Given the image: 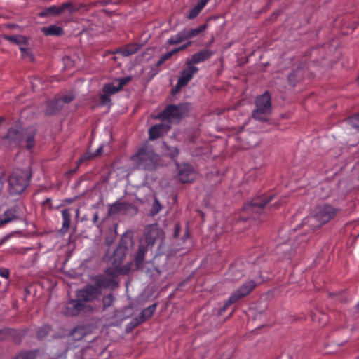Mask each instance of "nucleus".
I'll list each match as a JSON object with an SVG mask.
<instances>
[{"instance_id": "obj_1", "label": "nucleus", "mask_w": 359, "mask_h": 359, "mask_svg": "<svg viewBox=\"0 0 359 359\" xmlns=\"http://www.w3.org/2000/svg\"><path fill=\"white\" fill-rule=\"evenodd\" d=\"M100 296V291L97 288L93 285H87L77 292L76 299H72L67 302L63 313L67 316H75L86 309L92 311L93 308L87 306V303L97 299Z\"/></svg>"}, {"instance_id": "obj_2", "label": "nucleus", "mask_w": 359, "mask_h": 359, "mask_svg": "<svg viewBox=\"0 0 359 359\" xmlns=\"http://www.w3.org/2000/svg\"><path fill=\"white\" fill-rule=\"evenodd\" d=\"M32 173L30 168L15 169L8 178V191L11 196H20L29 187Z\"/></svg>"}, {"instance_id": "obj_3", "label": "nucleus", "mask_w": 359, "mask_h": 359, "mask_svg": "<svg viewBox=\"0 0 359 359\" xmlns=\"http://www.w3.org/2000/svg\"><path fill=\"white\" fill-rule=\"evenodd\" d=\"M161 231L156 225L147 226L144 236L140 239V244L135 255V262L137 268H140L144 261L146 253L151 249L156 240L160 236Z\"/></svg>"}, {"instance_id": "obj_4", "label": "nucleus", "mask_w": 359, "mask_h": 359, "mask_svg": "<svg viewBox=\"0 0 359 359\" xmlns=\"http://www.w3.org/2000/svg\"><path fill=\"white\" fill-rule=\"evenodd\" d=\"M133 164L138 169L145 171L156 170L159 157L152 148L144 146L138 149L137 152L130 158Z\"/></svg>"}, {"instance_id": "obj_5", "label": "nucleus", "mask_w": 359, "mask_h": 359, "mask_svg": "<svg viewBox=\"0 0 359 359\" xmlns=\"http://www.w3.org/2000/svg\"><path fill=\"white\" fill-rule=\"evenodd\" d=\"M341 211L340 208L323 203L316 208L314 215L307 219V223L313 231L316 230L332 220Z\"/></svg>"}, {"instance_id": "obj_6", "label": "nucleus", "mask_w": 359, "mask_h": 359, "mask_svg": "<svg viewBox=\"0 0 359 359\" xmlns=\"http://www.w3.org/2000/svg\"><path fill=\"white\" fill-rule=\"evenodd\" d=\"M201 62H202V50L193 55L191 58L186 62V67L182 70L177 84L171 90L172 95L178 93L182 88L186 86L192 79L194 75L198 71V68L196 67L195 65Z\"/></svg>"}, {"instance_id": "obj_7", "label": "nucleus", "mask_w": 359, "mask_h": 359, "mask_svg": "<svg viewBox=\"0 0 359 359\" xmlns=\"http://www.w3.org/2000/svg\"><path fill=\"white\" fill-rule=\"evenodd\" d=\"M133 239L129 235L123 234L119 241L116 249L113 255L108 262L113 265L115 269H118L122 264L126 255L133 246Z\"/></svg>"}, {"instance_id": "obj_8", "label": "nucleus", "mask_w": 359, "mask_h": 359, "mask_svg": "<svg viewBox=\"0 0 359 359\" xmlns=\"http://www.w3.org/2000/svg\"><path fill=\"white\" fill-rule=\"evenodd\" d=\"M189 109L190 106L187 103H181L177 105L169 104L158 114V118L163 121L167 120L170 122L179 123Z\"/></svg>"}, {"instance_id": "obj_9", "label": "nucleus", "mask_w": 359, "mask_h": 359, "mask_svg": "<svg viewBox=\"0 0 359 359\" xmlns=\"http://www.w3.org/2000/svg\"><path fill=\"white\" fill-rule=\"evenodd\" d=\"M256 285L257 284L254 280H249L243 283L239 288L235 290L229 299L224 302V306L219 309V314L222 315L230 305L247 297L255 288Z\"/></svg>"}, {"instance_id": "obj_10", "label": "nucleus", "mask_w": 359, "mask_h": 359, "mask_svg": "<svg viewBox=\"0 0 359 359\" xmlns=\"http://www.w3.org/2000/svg\"><path fill=\"white\" fill-rule=\"evenodd\" d=\"M273 198L274 195H271L269 196H262L255 198L250 201L244 204L243 208V211L248 214H261L265 205L271 202Z\"/></svg>"}, {"instance_id": "obj_11", "label": "nucleus", "mask_w": 359, "mask_h": 359, "mask_svg": "<svg viewBox=\"0 0 359 359\" xmlns=\"http://www.w3.org/2000/svg\"><path fill=\"white\" fill-rule=\"evenodd\" d=\"M25 207L22 204H15L7 209L0 216V227L13 221L20 219L24 216Z\"/></svg>"}, {"instance_id": "obj_12", "label": "nucleus", "mask_w": 359, "mask_h": 359, "mask_svg": "<svg viewBox=\"0 0 359 359\" xmlns=\"http://www.w3.org/2000/svg\"><path fill=\"white\" fill-rule=\"evenodd\" d=\"M24 140V133L17 127H12L8 129L6 135L3 137V143L10 147H18L20 146Z\"/></svg>"}, {"instance_id": "obj_13", "label": "nucleus", "mask_w": 359, "mask_h": 359, "mask_svg": "<svg viewBox=\"0 0 359 359\" xmlns=\"http://www.w3.org/2000/svg\"><path fill=\"white\" fill-rule=\"evenodd\" d=\"M307 69V65L305 62L300 63L288 74L287 81L289 84L292 87L296 86L298 83L304 79L305 72Z\"/></svg>"}, {"instance_id": "obj_14", "label": "nucleus", "mask_w": 359, "mask_h": 359, "mask_svg": "<svg viewBox=\"0 0 359 359\" xmlns=\"http://www.w3.org/2000/svg\"><path fill=\"white\" fill-rule=\"evenodd\" d=\"M132 212L136 214L137 212V208L130 203L116 201L110 205V214H128Z\"/></svg>"}, {"instance_id": "obj_15", "label": "nucleus", "mask_w": 359, "mask_h": 359, "mask_svg": "<svg viewBox=\"0 0 359 359\" xmlns=\"http://www.w3.org/2000/svg\"><path fill=\"white\" fill-rule=\"evenodd\" d=\"M157 307V304L154 303L149 306L143 309L139 316L136 318H135L133 321L134 323V325H138L144 322H145L147 320L149 319L155 312Z\"/></svg>"}, {"instance_id": "obj_16", "label": "nucleus", "mask_w": 359, "mask_h": 359, "mask_svg": "<svg viewBox=\"0 0 359 359\" xmlns=\"http://www.w3.org/2000/svg\"><path fill=\"white\" fill-rule=\"evenodd\" d=\"M170 126L167 124H156L150 128L149 130V140H154L160 137L165 132H167Z\"/></svg>"}, {"instance_id": "obj_17", "label": "nucleus", "mask_w": 359, "mask_h": 359, "mask_svg": "<svg viewBox=\"0 0 359 359\" xmlns=\"http://www.w3.org/2000/svg\"><path fill=\"white\" fill-rule=\"evenodd\" d=\"M271 110L264 107H257L253 110L252 117L262 122H266L269 120L267 117L271 114Z\"/></svg>"}, {"instance_id": "obj_18", "label": "nucleus", "mask_w": 359, "mask_h": 359, "mask_svg": "<svg viewBox=\"0 0 359 359\" xmlns=\"http://www.w3.org/2000/svg\"><path fill=\"white\" fill-rule=\"evenodd\" d=\"M140 49V46L137 43H130L123 48H120L115 51V53L120 54L123 57H128L136 53Z\"/></svg>"}, {"instance_id": "obj_19", "label": "nucleus", "mask_w": 359, "mask_h": 359, "mask_svg": "<svg viewBox=\"0 0 359 359\" xmlns=\"http://www.w3.org/2000/svg\"><path fill=\"white\" fill-rule=\"evenodd\" d=\"M257 107H264L271 110V99L268 91L259 96L255 101Z\"/></svg>"}, {"instance_id": "obj_20", "label": "nucleus", "mask_w": 359, "mask_h": 359, "mask_svg": "<svg viewBox=\"0 0 359 359\" xmlns=\"http://www.w3.org/2000/svg\"><path fill=\"white\" fill-rule=\"evenodd\" d=\"M63 107L62 101L55 98V100L49 102L45 111L46 115L51 116L55 114Z\"/></svg>"}, {"instance_id": "obj_21", "label": "nucleus", "mask_w": 359, "mask_h": 359, "mask_svg": "<svg viewBox=\"0 0 359 359\" xmlns=\"http://www.w3.org/2000/svg\"><path fill=\"white\" fill-rule=\"evenodd\" d=\"M115 285H116V283L114 279L107 278L104 276H100L96 278L95 286L94 287L97 288L101 292L100 288L114 287Z\"/></svg>"}, {"instance_id": "obj_22", "label": "nucleus", "mask_w": 359, "mask_h": 359, "mask_svg": "<svg viewBox=\"0 0 359 359\" xmlns=\"http://www.w3.org/2000/svg\"><path fill=\"white\" fill-rule=\"evenodd\" d=\"M206 180L209 182L210 187L216 186L220 183L221 177L216 168H212L210 172L206 173Z\"/></svg>"}, {"instance_id": "obj_23", "label": "nucleus", "mask_w": 359, "mask_h": 359, "mask_svg": "<svg viewBox=\"0 0 359 359\" xmlns=\"http://www.w3.org/2000/svg\"><path fill=\"white\" fill-rule=\"evenodd\" d=\"M41 31L46 36H59L63 34V29L61 27L57 25H50L48 27H43Z\"/></svg>"}, {"instance_id": "obj_24", "label": "nucleus", "mask_w": 359, "mask_h": 359, "mask_svg": "<svg viewBox=\"0 0 359 359\" xmlns=\"http://www.w3.org/2000/svg\"><path fill=\"white\" fill-rule=\"evenodd\" d=\"M311 317L313 321L318 322L321 326L325 325L328 321L327 315L319 309H317L315 312H312Z\"/></svg>"}, {"instance_id": "obj_25", "label": "nucleus", "mask_w": 359, "mask_h": 359, "mask_svg": "<svg viewBox=\"0 0 359 359\" xmlns=\"http://www.w3.org/2000/svg\"><path fill=\"white\" fill-rule=\"evenodd\" d=\"M60 6H50L48 8H46L43 11L40 12L39 15L41 18L48 17L50 15H59L62 13Z\"/></svg>"}, {"instance_id": "obj_26", "label": "nucleus", "mask_w": 359, "mask_h": 359, "mask_svg": "<svg viewBox=\"0 0 359 359\" xmlns=\"http://www.w3.org/2000/svg\"><path fill=\"white\" fill-rule=\"evenodd\" d=\"M62 13L65 11H67L70 14H72L78 11H79L81 8L83 7V4L77 5L74 2H65L60 5Z\"/></svg>"}, {"instance_id": "obj_27", "label": "nucleus", "mask_w": 359, "mask_h": 359, "mask_svg": "<svg viewBox=\"0 0 359 359\" xmlns=\"http://www.w3.org/2000/svg\"><path fill=\"white\" fill-rule=\"evenodd\" d=\"M62 227L65 232H67L70 227L72 214L70 209L66 208L62 210Z\"/></svg>"}, {"instance_id": "obj_28", "label": "nucleus", "mask_w": 359, "mask_h": 359, "mask_svg": "<svg viewBox=\"0 0 359 359\" xmlns=\"http://www.w3.org/2000/svg\"><path fill=\"white\" fill-rule=\"evenodd\" d=\"M4 39L6 41H8L11 43L17 45H22L27 43V39L24 36L22 35H5L4 36Z\"/></svg>"}, {"instance_id": "obj_29", "label": "nucleus", "mask_w": 359, "mask_h": 359, "mask_svg": "<svg viewBox=\"0 0 359 359\" xmlns=\"http://www.w3.org/2000/svg\"><path fill=\"white\" fill-rule=\"evenodd\" d=\"M116 81L113 83H106L102 87V91L104 93L108 94L109 95H112L121 90L118 85H115Z\"/></svg>"}, {"instance_id": "obj_30", "label": "nucleus", "mask_w": 359, "mask_h": 359, "mask_svg": "<svg viewBox=\"0 0 359 359\" xmlns=\"http://www.w3.org/2000/svg\"><path fill=\"white\" fill-rule=\"evenodd\" d=\"M202 11V0H198L197 4L191 8L188 14L187 15V18L188 19L192 20L194 19Z\"/></svg>"}, {"instance_id": "obj_31", "label": "nucleus", "mask_w": 359, "mask_h": 359, "mask_svg": "<svg viewBox=\"0 0 359 359\" xmlns=\"http://www.w3.org/2000/svg\"><path fill=\"white\" fill-rule=\"evenodd\" d=\"M186 39H191L198 36L202 32V25L198 26L196 28L184 29H183Z\"/></svg>"}, {"instance_id": "obj_32", "label": "nucleus", "mask_w": 359, "mask_h": 359, "mask_svg": "<svg viewBox=\"0 0 359 359\" xmlns=\"http://www.w3.org/2000/svg\"><path fill=\"white\" fill-rule=\"evenodd\" d=\"M187 40L184 33L182 31L178 32L177 34L172 36L168 40V43L169 45H175L182 43V41Z\"/></svg>"}, {"instance_id": "obj_33", "label": "nucleus", "mask_w": 359, "mask_h": 359, "mask_svg": "<svg viewBox=\"0 0 359 359\" xmlns=\"http://www.w3.org/2000/svg\"><path fill=\"white\" fill-rule=\"evenodd\" d=\"M86 335L85 329L83 327H75L70 333V337H72L74 340H81Z\"/></svg>"}, {"instance_id": "obj_34", "label": "nucleus", "mask_w": 359, "mask_h": 359, "mask_svg": "<svg viewBox=\"0 0 359 359\" xmlns=\"http://www.w3.org/2000/svg\"><path fill=\"white\" fill-rule=\"evenodd\" d=\"M36 355V351H28L20 353L13 359H35Z\"/></svg>"}, {"instance_id": "obj_35", "label": "nucleus", "mask_w": 359, "mask_h": 359, "mask_svg": "<svg viewBox=\"0 0 359 359\" xmlns=\"http://www.w3.org/2000/svg\"><path fill=\"white\" fill-rule=\"evenodd\" d=\"M115 301V297L112 294H109L104 296L102 299V309L103 310H106L110 306H112L113 303Z\"/></svg>"}, {"instance_id": "obj_36", "label": "nucleus", "mask_w": 359, "mask_h": 359, "mask_svg": "<svg viewBox=\"0 0 359 359\" xmlns=\"http://www.w3.org/2000/svg\"><path fill=\"white\" fill-rule=\"evenodd\" d=\"M51 328L49 325H45L41 327L37 331V337L40 339H44L50 332Z\"/></svg>"}, {"instance_id": "obj_37", "label": "nucleus", "mask_w": 359, "mask_h": 359, "mask_svg": "<svg viewBox=\"0 0 359 359\" xmlns=\"http://www.w3.org/2000/svg\"><path fill=\"white\" fill-rule=\"evenodd\" d=\"M25 138V141H26V148L29 151L32 150L33 149V147H34V144H35L34 134L32 133V134H29L27 135H24V139Z\"/></svg>"}, {"instance_id": "obj_38", "label": "nucleus", "mask_w": 359, "mask_h": 359, "mask_svg": "<svg viewBox=\"0 0 359 359\" xmlns=\"http://www.w3.org/2000/svg\"><path fill=\"white\" fill-rule=\"evenodd\" d=\"M161 209H162V205H161L159 201L156 198H155L153 205H152V208L150 211L151 215H157L158 213H159V212L161 210Z\"/></svg>"}, {"instance_id": "obj_39", "label": "nucleus", "mask_w": 359, "mask_h": 359, "mask_svg": "<svg viewBox=\"0 0 359 359\" xmlns=\"http://www.w3.org/2000/svg\"><path fill=\"white\" fill-rule=\"evenodd\" d=\"M174 55L175 54L172 53V50L163 55L156 63V67H161L165 61L168 60Z\"/></svg>"}, {"instance_id": "obj_40", "label": "nucleus", "mask_w": 359, "mask_h": 359, "mask_svg": "<svg viewBox=\"0 0 359 359\" xmlns=\"http://www.w3.org/2000/svg\"><path fill=\"white\" fill-rule=\"evenodd\" d=\"M187 173L186 175L184 174L183 170H180V173H179L180 179L184 183L188 182L191 180V179L189 178V174H191V170H190L189 167L187 168Z\"/></svg>"}, {"instance_id": "obj_41", "label": "nucleus", "mask_w": 359, "mask_h": 359, "mask_svg": "<svg viewBox=\"0 0 359 359\" xmlns=\"http://www.w3.org/2000/svg\"><path fill=\"white\" fill-rule=\"evenodd\" d=\"M130 81H131V77L130 76H126V77L120 78V79H118V80H116L115 81L117 83V85L119 87V88L121 90L122 88L125 85H126L128 82H130Z\"/></svg>"}, {"instance_id": "obj_42", "label": "nucleus", "mask_w": 359, "mask_h": 359, "mask_svg": "<svg viewBox=\"0 0 359 359\" xmlns=\"http://www.w3.org/2000/svg\"><path fill=\"white\" fill-rule=\"evenodd\" d=\"M100 100L101 105H107L108 104H109V105L111 104V100L110 99V95H109L107 93H103V94L100 95Z\"/></svg>"}, {"instance_id": "obj_43", "label": "nucleus", "mask_w": 359, "mask_h": 359, "mask_svg": "<svg viewBox=\"0 0 359 359\" xmlns=\"http://www.w3.org/2000/svg\"><path fill=\"white\" fill-rule=\"evenodd\" d=\"M58 100L62 101V106L64 104H68L74 100V96L72 94L65 95L62 97H57Z\"/></svg>"}, {"instance_id": "obj_44", "label": "nucleus", "mask_w": 359, "mask_h": 359, "mask_svg": "<svg viewBox=\"0 0 359 359\" xmlns=\"http://www.w3.org/2000/svg\"><path fill=\"white\" fill-rule=\"evenodd\" d=\"M236 271L237 270H236L235 266H232V267L230 268L229 273L232 276V280H238L239 278H241L243 276V273H242V271L238 272V275L236 274Z\"/></svg>"}, {"instance_id": "obj_45", "label": "nucleus", "mask_w": 359, "mask_h": 359, "mask_svg": "<svg viewBox=\"0 0 359 359\" xmlns=\"http://www.w3.org/2000/svg\"><path fill=\"white\" fill-rule=\"evenodd\" d=\"M92 158H93V154L89 152H86L79 158L78 163L79 165H81V163L88 161Z\"/></svg>"}, {"instance_id": "obj_46", "label": "nucleus", "mask_w": 359, "mask_h": 359, "mask_svg": "<svg viewBox=\"0 0 359 359\" xmlns=\"http://www.w3.org/2000/svg\"><path fill=\"white\" fill-rule=\"evenodd\" d=\"M9 270L5 268L0 267V276L4 278H8L9 277Z\"/></svg>"}, {"instance_id": "obj_47", "label": "nucleus", "mask_w": 359, "mask_h": 359, "mask_svg": "<svg viewBox=\"0 0 359 359\" xmlns=\"http://www.w3.org/2000/svg\"><path fill=\"white\" fill-rule=\"evenodd\" d=\"M190 44H191V43H190V42H188V43H186V44H184V45H182V46H180V47H178V48H175V49L172 50V53H173L174 54H176V53H179L180 51H182V50H185V49H186V48H187Z\"/></svg>"}, {"instance_id": "obj_48", "label": "nucleus", "mask_w": 359, "mask_h": 359, "mask_svg": "<svg viewBox=\"0 0 359 359\" xmlns=\"http://www.w3.org/2000/svg\"><path fill=\"white\" fill-rule=\"evenodd\" d=\"M214 52L208 49L203 50V60L209 58Z\"/></svg>"}, {"instance_id": "obj_49", "label": "nucleus", "mask_w": 359, "mask_h": 359, "mask_svg": "<svg viewBox=\"0 0 359 359\" xmlns=\"http://www.w3.org/2000/svg\"><path fill=\"white\" fill-rule=\"evenodd\" d=\"M217 18V17H216V16H213V17H210V18H209L206 20L205 23V24H203V32H205V29H206V27L208 26V23H209L210 22H211L212 20H216Z\"/></svg>"}, {"instance_id": "obj_50", "label": "nucleus", "mask_w": 359, "mask_h": 359, "mask_svg": "<svg viewBox=\"0 0 359 359\" xmlns=\"http://www.w3.org/2000/svg\"><path fill=\"white\" fill-rule=\"evenodd\" d=\"M180 226L179 224H175V231H174V238H176L179 234H180Z\"/></svg>"}, {"instance_id": "obj_51", "label": "nucleus", "mask_w": 359, "mask_h": 359, "mask_svg": "<svg viewBox=\"0 0 359 359\" xmlns=\"http://www.w3.org/2000/svg\"><path fill=\"white\" fill-rule=\"evenodd\" d=\"M221 114H222V111L217 109L212 111H209L208 114H206V116L213 115V116H218Z\"/></svg>"}, {"instance_id": "obj_52", "label": "nucleus", "mask_w": 359, "mask_h": 359, "mask_svg": "<svg viewBox=\"0 0 359 359\" xmlns=\"http://www.w3.org/2000/svg\"><path fill=\"white\" fill-rule=\"evenodd\" d=\"M281 14V11L280 10H276V11H274L271 16V20H275Z\"/></svg>"}, {"instance_id": "obj_53", "label": "nucleus", "mask_w": 359, "mask_h": 359, "mask_svg": "<svg viewBox=\"0 0 359 359\" xmlns=\"http://www.w3.org/2000/svg\"><path fill=\"white\" fill-rule=\"evenodd\" d=\"M10 237H11L10 235H6V236H4L3 238H1L0 239V246L2 245L4 243H5L10 238Z\"/></svg>"}, {"instance_id": "obj_54", "label": "nucleus", "mask_w": 359, "mask_h": 359, "mask_svg": "<svg viewBox=\"0 0 359 359\" xmlns=\"http://www.w3.org/2000/svg\"><path fill=\"white\" fill-rule=\"evenodd\" d=\"M20 50L21 52L22 56L25 57L28 54V50L25 47H20Z\"/></svg>"}, {"instance_id": "obj_55", "label": "nucleus", "mask_w": 359, "mask_h": 359, "mask_svg": "<svg viewBox=\"0 0 359 359\" xmlns=\"http://www.w3.org/2000/svg\"><path fill=\"white\" fill-rule=\"evenodd\" d=\"M287 245V244H286V243H283V244H282V245H280L278 246V248H277V250H278V252H280V251H283V252H284L285 250H286V249H285L286 248H285V247H286Z\"/></svg>"}, {"instance_id": "obj_56", "label": "nucleus", "mask_w": 359, "mask_h": 359, "mask_svg": "<svg viewBox=\"0 0 359 359\" xmlns=\"http://www.w3.org/2000/svg\"><path fill=\"white\" fill-rule=\"evenodd\" d=\"M98 219H99V215H98V212H95L93 215V223L94 224H96L98 222Z\"/></svg>"}, {"instance_id": "obj_57", "label": "nucleus", "mask_w": 359, "mask_h": 359, "mask_svg": "<svg viewBox=\"0 0 359 359\" xmlns=\"http://www.w3.org/2000/svg\"><path fill=\"white\" fill-rule=\"evenodd\" d=\"M102 152V147H99L94 154H93V158L99 156Z\"/></svg>"}, {"instance_id": "obj_58", "label": "nucleus", "mask_w": 359, "mask_h": 359, "mask_svg": "<svg viewBox=\"0 0 359 359\" xmlns=\"http://www.w3.org/2000/svg\"><path fill=\"white\" fill-rule=\"evenodd\" d=\"M339 294H340L339 293V294H337V293L330 292V293H329V294H328V296H329L330 297H335V296H337V295H339Z\"/></svg>"}, {"instance_id": "obj_59", "label": "nucleus", "mask_w": 359, "mask_h": 359, "mask_svg": "<svg viewBox=\"0 0 359 359\" xmlns=\"http://www.w3.org/2000/svg\"><path fill=\"white\" fill-rule=\"evenodd\" d=\"M288 251V258L290 259V257L293 254V250L292 249H290Z\"/></svg>"}, {"instance_id": "obj_60", "label": "nucleus", "mask_w": 359, "mask_h": 359, "mask_svg": "<svg viewBox=\"0 0 359 359\" xmlns=\"http://www.w3.org/2000/svg\"><path fill=\"white\" fill-rule=\"evenodd\" d=\"M51 203V199L49 198H47L46 201L43 202V204H48Z\"/></svg>"}, {"instance_id": "obj_61", "label": "nucleus", "mask_w": 359, "mask_h": 359, "mask_svg": "<svg viewBox=\"0 0 359 359\" xmlns=\"http://www.w3.org/2000/svg\"><path fill=\"white\" fill-rule=\"evenodd\" d=\"M339 300L342 302V303H344L346 302V298H344V297H340L339 298Z\"/></svg>"}, {"instance_id": "obj_62", "label": "nucleus", "mask_w": 359, "mask_h": 359, "mask_svg": "<svg viewBox=\"0 0 359 359\" xmlns=\"http://www.w3.org/2000/svg\"><path fill=\"white\" fill-rule=\"evenodd\" d=\"M76 217H79V208H77L76 210Z\"/></svg>"}, {"instance_id": "obj_63", "label": "nucleus", "mask_w": 359, "mask_h": 359, "mask_svg": "<svg viewBox=\"0 0 359 359\" xmlns=\"http://www.w3.org/2000/svg\"><path fill=\"white\" fill-rule=\"evenodd\" d=\"M355 309H356V312H357V313H359V303H358V305L356 306Z\"/></svg>"}, {"instance_id": "obj_64", "label": "nucleus", "mask_w": 359, "mask_h": 359, "mask_svg": "<svg viewBox=\"0 0 359 359\" xmlns=\"http://www.w3.org/2000/svg\"><path fill=\"white\" fill-rule=\"evenodd\" d=\"M241 219L243 221H244V222H246L248 219V218H247V217H241Z\"/></svg>"}]
</instances>
